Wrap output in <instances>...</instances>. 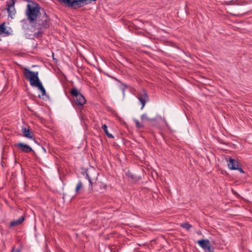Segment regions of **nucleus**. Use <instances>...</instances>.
I'll return each instance as SVG.
<instances>
[{"instance_id": "nucleus-18", "label": "nucleus", "mask_w": 252, "mask_h": 252, "mask_svg": "<svg viewBox=\"0 0 252 252\" xmlns=\"http://www.w3.org/2000/svg\"><path fill=\"white\" fill-rule=\"evenodd\" d=\"M180 226L186 229L187 230H189L191 227V225L188 222L181 223Z\"/></svg>"}, {"instance_id": "nucleus-16", "label": "nucleus", "mask_w": 252, "mask_h": 252, "mask_svg": "<svg viewBox=\"0 0 252 252\" xmlns=\"http://www.w3.org/2000/svg\"><path fill=\"white\" fill-rule=\"evenodd\" d=\"M87 177H88V179L89 180V183H90V188H91V189H93V184H94L95 182H94V181H95V179H94L89 174H87Z\"/></svg>"}, {"instance_id": "nucleus-22", "label": "nucleus", "mask_w": 252, "mask_h": 252, "mask_svg": "<svg viewBox=\"0 0 252 252\" xmlns=\"http://www.w3.org/2000/svg\"><path fill=\"white\" fill-rule=\"evenodd\" d=\"M11 252H19L18 251H14V250H13Z\"/></svg>"}, {"instance_id": "nucleus-17", "label": "nucleus", "mask_w": 252, "mask_h": 252, "mask_svg": "<svg viewBox=\"0 0 252 252\" xmlns=\"http://www.w3.org/2000/svg\"><path fill=\"white\" fill-rule=\"evenodd\" d=\"M83 188V185L81 181H79L78 184H77L76 189H75V192L76 193H78L79 190L82 189Z\"/></svg>"}, {"instance_id": "nucleus-6", "label": "nucleus", "mask_w": 252, "mask_h": 252, "mask_svg": "<svg viewBox=\"0 0 252 252\" xmlns=\"http://www.w3.org/2000/svg\"><path fill=\"white\" fill-rule=\"evenodd\" d=\"M197 243L204 249L205 252H213V250L211 248L210 242L209 240H200L197 241Z\"/></svg>"}, {"instance_id": "nucleus-11", "label": "nucleus", "mask_w": 252, "mask_h": 252, "mask_svg": "<svg viewBox=\"0 0 252 252\" xmlns=\"http://www.w3.org/2000/svg\"><path fill=\"white\" fill-rule=\"evenodd\" d=\"M22 131L23 135L29 138H32L33 136V133L31 131L30 129L28 127H23Z\"/></svg>"}, {"instance_id": "nucleus-8", "label": "nucleus", "mask_w": 252, "mask_h": 252, "mask_svg": "<svg viewBox=\"0 0 252 252\" xmlns=\"http://www.w3.org/2000/svg\"><path fill=\"white\" fill-rule=\"evenodd\" d=\"M137 98L139 100V101L142 104V107L141 109H142L145 106V105L146 103L149 101V96L148 94L145 92V91H143L142 92L139 93L137 96Z\"/></svg>"}, {"instance_id": "nucleus-20", "label": "nucleus", "mask_w": 252, "mask_h": 252, "mask_svg": "<svg viewBox=\"0 0 252 252\" xmlns=\"http://www.w3.org/2000/svg\"><path fill=\"white\" fill-rule=\"evenodd\" d=\"M134 122L135 123L136 126L137 128H142L143 127V126L142 124H141L137 120H135Z\"/></svg>"}, {"instance_id": "nucleus-2", "label": "nucleus", "mask_w": 252, "mask_h": 252, "mask_svg": "<svg viewBox=\"0 0 252 252\" xmlns=\"http://www.w3.org/2000/svg\"><path fill=\"white\" fill-rule=\"evenodd\" d=\"M42 14L41 16H39V18L34 23H35L34 27L37 28L38 30V32L36 33L37 34H41L43 32V29H47L50 26V23L49 18L43 9H42ZM34 35L35 36H36V33Z\"/></svg>"}, {"instance_id": "nucleus-12", "label": "nucleus", "mask_w": 252, "mask_h": 252, "mask_svg": "<svg viewBox=\"0 0 252 252\" xmlns=\"http://www.w3.org/2000/svg\"><path fill=\"white\" fill-rule=\"evenodd\" d=\"M24 220L25 217L23 216H22L19 219L11 221L10 222V226L12 227L21 224L23 222Z\"/></svg>"}, {"instance_id": "nucleus-21", "label": "nucleus", "mask_w": 252, "mask_h": 252, "mask_svg": "<svg viewBox=\"0 0 252 252\" xmlns=\"http://www.w3.org/2000/svg\"><path fill=\"white\" fill-rule=\"evenodd\" d=\"M237 170H238L241 173H244V171L241 168H239V167H238V169Z\"/></svg>"}, {"instance_id": "nucleus-10", "label": "nucleus", "mask_w": 252, "mask_h": 252, "mask_svg": "<svg viewBox=\"0 0 252 252\" xmlns=\"http://www.w3.org/2000/svg\"><path fill=\"white\" fill-rule=\"evenodd\" d=\"M15 146L19 148L23 152L29 153L32 151V148L27 144L23 143H18L15 144Z\"/></svg>"}, {"instance_id": "nucleus-1", "label": "nucleus", "mask_w": 252, "mask_h": 252, "mask_svg": "<svg viewBox=\"0 0 252 252\" xmlns=\"http://www.w3.org/2000/svg\"><path fill=\"white\" fill-rule=\"evenodd\" d=\"M40 9L39 4L36 2H31L28 4L26 15L27 20L31 24L34 23L39 18V17L41 16L42 12L40 11Z\"/></svg>"}, {"instance_id": "nucleus-15", "label": "nucleus", "mask_w": 252, "mask_h": 252, "mask_svg": "<svg viewBox=\"0 0 252 252\" xmlns=\"http://www.w3.org/2000/svg\"><path fill=\"white\" fill-rule=\"evenodd\" d=\"M141 119L142 121L143 122H145V121L152 122L155 120V119L153 118H149L148 117L147 115L146 114H144L142 115L141 116Z\"/></svg>"}, {"instance_id": "nucleus-7", "label": "nucleus", "mask_w": 252, "mask_h": 252, "mask_svg": "<svg viewBox=\"0 0 252 252\" xmlns=\"http://www.w3.org/2000/svg\"><path fill=\"white\" fill-rule=\"evenodd\" d=\"M15 3V0H9L6 2L7 10L9 14V16L11 18L16 13V10L14 7Z\"/></svg>"}, {"instance_id": "nucleus-4", "label": "nucleus", "mask_w": 252, "mask_h": 252, "mask_svg": "<svg viewBox=\"0 0 252 252\" xmlns=\"http://www.w3.org/2000/svg\"><path fill=\"white\" fill-rule=\"evenodd\" d=\"M23 73L24 77L29 81L32 86H33L40 81L38 76V72L37 71H32L27 68H25Z\"/></svg>"}, {"instance_id": "nucleus-9", "label": "nucleus", "mask_w": 252, "mask_h": 252, "mask_svg": "<svg viewBox=\"0 0 252 252\" xmlns=\"http://www.w3.org/2000/svg\"><path fill=\"white\" fill-rule=\"evenodd\" d=\"M225 160L228 162V166L230 169L236 170L238 169V167H239V163L237 160L233 159L229 157H226Z\"/></svg>"}, {"instance_id": "nucleus-5", "label": "nucleus", "mask_w": 252, "mask_h": 252, "mask_svg": "<svg viewBox=\"0 0 252 252\" xmlns=\"http://www.w3.org/2000/svg\"><path fill=\"white\" fill-rule=\"evenodd\" d=\"M70 94L73 98V99L78 106H82L86 102V100L83 95L78 92L76 88H73L70 90Z\"/></svg>"}, {"instance_id": "nucleus-13", "label": "nucleus", "mask_w": 252, "mask_h": 252, "mask_svg": "<svg viewBox=\"0 0 252 252\" xmlns=\"http://www.w3.org/2000/svg\"><path fill=\"white\" fill-rule=\"evenodd\" d=\"M33 87H37L38 89V90L41 92L42 95H46V91L40 81L38 82Z\"/></svg>"}, {"instance_id": "nucleus-14", "label": "nucleus", "mask_w": 252, "mask_h": 252, "mask_svg": "<svg viewBox=\"0 0 252 252\" xmlns=\"http://www.w3.org/2000/svg\"><path fill=\"white\" fill-rule=\"evenodd\" d=\"M102 128L103 129V130L104 131V132L106 134V135L109 137V138H114V136H113L112 134H110L109 132H108V130L107 129V126L105 125V124H104L102 126Z\"/></svg>"}, {"instance_id": "nucleus-3", "label": "nucleus", "mask_w": 252, "mask_h": 252, "mask_svg": "<svg viewBox=\"0 0 252 252\" xmlns=\"http://www.w3.org/2000/svg\"><path fill=\"white\" fill-rule=\"evenodd\" d=\"M61 4L68 7L77 9L81 7L84 4L90 3L96 0H57Z\"/></svg>"}, {"instance_id": "nucleus-19", "label": "nucleus", "mask_w": 252, "mask_h": 252, "mask_svg": "<svg viewBox=\"0 0 252 252\" xmlns=\"http://www.w3.org/2000/svg\"><path fill=\"white\" fill-rule=\"evenodd\" d=\"M5 27L4 26V23H2L0 25V34L5 32Z\"/></svg>"}]
</instances>
